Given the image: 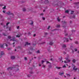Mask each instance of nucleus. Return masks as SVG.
Wrapping results in <instances>:
<instances>
[{
    "label": "nucleus",
    "instance_id": "obj_43",
    "mask_svg": "<svg viewBox=\"0 0 79 79\" xmlns=\"http://www.w3.org/2000/svg\"><path fill=\"white\" fill-rule=\"evenodd\" d=\"M73 18H75V15H73Z\"/></svg>",
    "mask_w": 79,
    "mask_h": 79
},
{
    "label": "nucleus",
    "instance_id": "obj_15",
    "mask_svg": "<svg viewBox=\"0 0 79 79\" xmlns=\"http://www.w3.org/2000/svg\"><path fill=\"white\" fill-rule=\"evenodd\" d=\"M72 61L73 63H74L75 62H76V60L75 59H73Z\"/></svg>",
    "mask_w": 79,
    "mask_h": 79
},
{
    "label": "nucleus",
    "instance_id": "obj_4",
    "mask_svg": "<svg viewBox=\"0 0 79 79\" xmlns=\"http://www.w3.org/2000/svg\"><path fill=\"white\" fill-rule=\"evenodd\" d=\"M13 68V67H9L7 69V70L8 71H10V70H12Z\"/></svg>",
    "mask_w": 79,
    "mask_h": 79
},
{
    "label": "nucleus",
    "instance_id": "obj_31",
    "mask_svg": "<svg viewBox=\"0 0 79 79\" xmlns=\"http://www.w3.org/2000/svg\"><path fill=\"white\" fill-rule=\"evenodd\" d=\"M48 66L49 68H52V65H49Z\"/></svg>",
    "mask_w": 79,
    "mask_h": 79
},
{
    "label": "nucleus",
    "instance_id": "obj_28",
    "mask_svg": "<svg viewBox=\"0 0 79 79\" xmlns=\"http://www.w3.org/2000/svg\"><path fill=\"white\" fill-rule=\"evenodd\" d=\"M23 11H26V9H25V8L23 9Z\"/></svg>",
    "mask_w": 79,
    "mask_h": 79
},
{
    "label": "nucleus",
    "instance_id": "obj_63",
    "mask_svg": "<svg viewBox=\"0 0 79 79\" xmlns=\"http://www.w3.org/2000/svg\"><path fill=\"white\" fill-rule=\"evenodd\" d=\"M1 25H3V23H1Z\"/></svg>",
    "mask_w": 79,
    "mask_h": 79
},
{
    "label": "nucleus",
    "instance_id": "obj_16",
    "mask_svg": "<svg viewBox=\"0 0 79 79\" xmlns=\"http://www.w3.org/2000/svg\"><path fill=\"white\" fill-rule=\"evenodd\" d=\"M53 44V43L52 42H50L49 43L50 45H52Z\"/></svg>",
    "mask_w": 79,
    "mask_h": 79
},
{
    "label": "nucleus",
    "instance_id": "obj_11",
    "mask_svg": "<svg viewBox=\"0 0 79 79\" xmlns=\"http://www.w3.org/2000/svg\"><path fill=\"white\" fill-rule=\"evenodd\" d=\"M59 75H60V76H62V75H63L64 74V73H59Z\"/></svg>",
    "mask_w": 79,
    "mask_h": 79
},
{
    "label": "nucleus",
    "instance_id": "obj_51",
    "mask_svg": "<svg viewBox=\"0 0 79 79\" xmlns=\"http://www.w3.org/2000/svg\"><path fill=\"white\" fill-rule=\"evenodd\" d=\"M65 36H66V35H68V34H66L65 35Z\"/></svg>",
    "mask_w": 79,
    "mask_h": 79
},
{
    "label": "nucleus",
    "instance_id": "obj_34",
    "mask_svg": "<svg viewBox=\"0 0 79 79\" xmlns=\"http://www.w3.org/2000/svg\"><path fill=\"white\" fill-rule=\"evenodd\" d=\"M66 65H65L63 66V68H66Z\"/></svg>",
    "mask_w": 79,
    "mask_h": 79
},
{
    "label": "nucleus",
    "instance_id": "obj_20",
    "mask_svg": "<svg viewBox=\"0 0 79 79\" xmlns=\"http://www.w3.org/2000/svg\"><path fill=\"white\" fill-rule=\"evenodd\" d=\"M27 76L28 77H31V75L28 74L27 75Z\"/></svg>",
    "mask_w": 79,
    "mask_h": 79
},
{
    "label": "nucleus",
    "instance_id": "obj_60",
    "mask_svg": "<svg viewBox=\"0 0 79 79\" xmlns=\"http://www.w3.org/2000/svg\"><path fill=\"white\" fill-rule=\"evenodd\" d=\"M31 50H33V48H31Z\"/></svg>",
    "mask_w": 79,
    "mask_h": 79
},
{
    "label": "nucleus",
    "instance_id": "obj_6",
    "mask_svg": "<svg viewBox=\"0 0 79 79\" xmlns=\"http://www.w3.org/2000/svg\"><path fill=\"white\" fill-rule=\"evenodd\" d=\"M64 39L65 40L64 42L66 41L67 42H68L69 41V40H68V38H64Z\"/></svg>",
    "mask_w": 79,
    "mask_h": 79
},
{
    "label": "nucleus",
    "instance_id": "obj_40",
    "mask_svg": "<svg viewBox=\"0 0 79 79\" xmlns=\"http://www.w3.org/2000/svg\"><path fill=\"white\" fill-rule=\"evenodd\" d=\"M46 63H47V64H48V63H50V62H49L47 61Z\"/></svg>",
    "mask_w": 79,
    "mask_h": 79
},
{
    "label": "nucleus",
    "instance_id": "obj_3",
    "mask_svg": "<svg viewBox=\"0 0 79 79\" xmlns=\"http://www.w3.org/2000/svg\"><path fill=\"white\" fill-rule=\"evenodd\" d=\"M73 47L72 46H71L70 47V49H71V50H72V53H74V51L73 50Z\"/></svg>",
    "mask_w": 79,
    "mask_h": 79
},
{
    "label": "nucleus",
    "instance_id": "obj_47",
    "mask_svg": "<svg viewBox=\"0 0 79 79\" xmlns=\"http://www.w3.org/2000/svg\"><path fill=\"white\" fill-rule=\"evenodd\" d=\"M75 52H76V51H77V49H75Z\"/></svg>",
    "mask_w": 79,
    "mask_h": 79
},
{
    "label": "nucleus",
    "instance_id": "obj_56",
    "mask_svg": "<svg viewBox=\"0 0 79 79\" xmlns=\"http://www.w3.org/2000/svg\"><path fill=\"white\" fill-rule=\"evenodd\" d=\"M64 23H66V22L65 21H64Z\"/></svg>",
    "mask_w": 79,
    "mask_h": 79
},
{
    "label": "nucleus",
    "instance_id": "obj_54",
    "mask_svg": "<svg viewBox=\"0 0 79 79\" xmlns=\"http://www.w3.org/2000/svg\"><path fill=\"white\" fill-rule=\"evenodd\" d=\"M3 13H5V11H3Z\"/></svg>",
    "mask_w": 79,
    "mask_h": 79
},
{
    "label": "nucleus",
    "instance_id": "obj_39",
    "mask_svg": "<svg viewBox=\"0 0 79 79\" xmlns=\"http://www.w3.org/2000/svg\"><path fill=\"white\" fill-rule=\"evenodd\" d=\"M43 68H45V65H43Z\"/></svg>",
    "mask_w": 79,
    "mask_h": 79
},
{
    "label": "nucleus",
    "instance_id": "obj_22",
    "mask_svg": "<svg viewBox=\"0 0 79 79\" xmlns=\"http://www.w3.org/2000/svg\"><path fill=\"white\" fill-rule=\"evenodd\" d=\"M16 37H20V35H16Z\"/></svg>",
    "mask_w": 79,
    "mask_h": 79
},
{
    "label": "nucleus",
    "instance_id": "obj_58",
    "mask_svg": "<svg viewBox=\"0 0 79 79\" xmlns=\"http://www.w3.org/2000/svg\"><path fill=\"white\" fill-rule=\"evenodd\" d=\"M28 34L29 35H30V34H31V33L28 32Z\"/></svg>",
    "mask_w": 79,
    "mask_h": 79
},
{
    "label": "nucleus",
    "instance_id": "obj_27",
    "mask_svg": "<svg viewBox=\"0 0 79 79\" xmlns=\"http://www.w3.org/2000/svg\"><path fill=\"white\" fill-rule=\"evenodd\" d=\"M8 39H11V36H8Z\"/></svg>",
    "mask_w": 79,
    "mask_h": 79
},
{
    "label": "nucleus",
    "instance_id": "obj_25",
    "mask_svg": "<svg viewBox=\"0 0 79 79\" xmlns=\"http://www.w3.org/2000/svg\"><path fill=\"white\" fill-rule=\"evenodd\" d=\"M3 9H6V6H5L2 8Z\"/></svg>",
    "mask_w": 79,
    "mask_h": 79
},
{
    "label": "nucleus",
    "instance_id": "obj_59",
    "mask_svg": "<svg viewBox=\"0 0 79 79\" xmlns=\"http://www.w3.org/2000/svg\"><path fill=\"white\" fill-rule=\"evenodd\" d=\"M45 35H47V33H45Z\"/></svg>",
    "mask_w": 79,
    "mask_h": 79
},
{
    "label": "nucleus",
    "instance_id": "obj_44",
    "mask_svg": "<svg viewBox=\"0 0 79 79\" xmlns=\"http://www.w3.org/2000/svg\"><path fill=\"white\" fill-rule=\"evenodd\" d=\"M17 29H19V26H17Z\"/></svg>",
    "mask_w": 79,
    "mask_h": 79
},
{
    "label": "nucleus",
    "instance_id": "obj_32",
    "mask_svg": "<svg viewBox=\"0 0 79 79\" xmlns=\"http://www.w3.org/2000/svg\"><path fill=\"white\" fill-rule=\"evenodd\" d=\"M3 6V5L2 4H0V6Z\"/></svg>",
    "mask_w": 79,
    "mask_h": 79
},
{
    "label": "nucleus",
    "instance_id": "obj_45",
    "mask_svg": "<svg viewBox=\"0 0 79 79\" xmlns=\"http://www.w3.org/2000/svg\"><path fill=\"white\" fill-rule=\"evenodd\" d=\"M30 24L32 25L33 24V22H32L31 23H30Z\"/></svg>",
    "mask_w": 79,
    "mask_h": 79
},
{
    "label": "nucleus",
    "instance_id": "obj_53",
    "mask_svg": "<svg viewBox=\"0 0 79 79\" xmlns=\"http://www.w3.org/2000/svg\"><path fill=\"white\" fill-rule=\"evenodd\" d=\"M18 48H21V47H20V46H18Z\"/></svg>",
    "mask_w": 79,
    "mask_h": 79
},
{
    "label": "nucleus",
    "instance_id": "obj_33",
    "mask_svg": "<svg viewBox=\"0 0 79 79\" xmlns=\"http://www.w3.org/2000/svg\"><path fill=\"white\" fill-rule=\"evenodd\" d=\"M64 63H67L68 62H66L65 60L64 61Z\"/></svg>",
    "mask_w": 79,
    "mask_h": 79
},
{
    "label": "nucleus",
    "instance_id": "obj_30",
    "mask_svg": "<svg viewBox=\"0 0 79 79\" xmlns=\"http://www.w3.org/2000/svg\"><path fill=\"white\" fill-rule=\"evenodd\" d=\"M9 24H10V23L9 22L7 23L6 24V26H8Z\"/></svg>",
    "mask_w": 79,
    "mask_h": 79
},
{
    "label": "nucleus",
    "instance_id": "obj_38",
    "mask_svg": "<svg viewBox=\"0 0 79 79\" xmlns=\"http://www.w3.org/2000/svg\"><path fill=\"white\" fill-rule=\"evenodd\" d=\"M50 26H49L48 28V29H50Z\"/></svg>",
    "mask_w": 79,
    "mask_h": 79
},
{
    "label": "nucleus",
    "instance_id": "obj_46",
    "mask_svg": "<svg viewBox=\"0 0 79 79\" xmlns=\"http://www.w3.org/2000/svg\"><path fill=\"white\" fill-rule=\"evenodd\" d=\"M65 59L66 60H67V61H68V58H65Z\"/></svg>",
    "mask_w": 79,
    "mask_h": 79
},
{
    "label": "nucleus",
    "instance_id": "obj_14",
    "mask_svg": "<svg viewBox=\"0 0 79 79\" xmlns=\"http://www.w3.org/2000/svg\"><path fill=\"white\" fill-rule=\"evenodd\" d=\"M66 75L68 77H71V75H70V74H67Z\"/></svg>",
    "mask_w": 79,
    "mask_h": 79
},
{
    "label": "nucleus",
    "instance_id": "obj_17",
    "mask_svg": "<svg viewBox=\"0 0 79 79\" xmlns=\"http://www.w3.org/2000/svg\"><path fill=\"white\" fill-rule=\"evenodd\" d=\"M66 47V46L65 45V44L63 45V47L64 48H65V47Z\"/></svg>",
    "mask_w": 79,
    "mask_h": 79
},
{
    "label": "nucleus",
    "instance_id": "obj_5",
    "mask_svg": "<svg viewBox=\"0 0 79 79\" xmlns=\"http://www.w3.org/2000/svg\"><path fill=\"white\" fill-rule=\"evenodd\" d=\"M12 39H13L10 40V41H11V40H12L13 42H14V41H15V37H12Z\"/></svg>",
    "mask_w": 79,
    "mask_h": 79
},
{
    "label": "nucleus",
    "instance_id": "obj_48",
    "mask_svg": "<svg viewBox=\"0 0 79 79\" xmlns=\"http://www.w3.org/2000/svg\"><path fill=\"white\" fill-rule=\"evenodd\" d=\"M9 31H11V27L9 28Z\"/></svg>",
    "mask_w": 79,
    "mask_h": 79
},
{
    "label": "nucleus",
    "instance_id": "obj_7",
    "mask_svg": "<svg viewBox=\"0 0 79 79\" xmlns=\"http://www.w3.org/2000/svg\"><path fill=\"white\" fill-rule=\"evenodd\" d=\"M11 59L12 60H14L15 59V56H11Z\"/></svg>",
    "mask_w": 79,
    "mask_h": 79
},
{
    "label": "nucleus",
    "instance_id": "obj_29",
    "mask_svg": "<svg viewBox=\"0 0 79 79\" xmlns=\"http://www.w3.org/2000/svg\"><path fill=\"white\" fill-rule=\"evenodd\" d=\"M45 62V61L44 60H42V64H43V63H44Z\"/></svg>",
    "mask_w": 79,
    "mask_h": 79
},
{
    "label": "nucleus",
    "instance_id": "obj_55",
    "mask_svg": "<svg viewBox=\"0 0 79 79\" xmlns=\"http://www.w3.org/2000/svg\"><path fill=\"white\" fill-rule=\"evenodd\" d=\"M30 74H33V73H32V72H30Z\"/></svg>",
    "mask_w": 79,
    "mask_h": 79
},
{
    "label": "nucleus",
    "instance_id": "obj_9",
    "mask_svg": "<svg viewBox=\"0 0 79 79\" xmlns=\"http://www.w3.org/2000/svg\"><path fill=\"white\" fill-rule=\"evenodd\" d=\"M56 69H61V67H58L57 66H56Z\"/></svg>",
    "mask_w": 79,
    "mask_h": 79
},
{
    "label": "nucleus",
    "instance_id": "obj_18",
    "mask_svg": "<svg viewBox=\"0 0 79 79\" xmlns=\"http://www.w3.org/2000/svg\"><path fill=\"white\" fill-rule=\"evenodd\" d=\"M65 12L67 13H69V11H68V10H67L65 11Z\"/></svg>",
    "mask_w": 79,
    "mask_h": 79
},
{
    "label": "nucleus",
    "instance_id": "obj_62",
    "mask_svg": "<svg viewBox=\"0 0 79 79\" xmlns=\"http://www.w3.org/2000/svg\"><path fill=\"white\" fill-rule=\"evenodd\" d=\"M15 66L16 67V66H17V67H18V65H16Z\"/></svg>",
    "mask_w": 79,
    "mask_h": 79
},
{
    "label": "nucleus",
    "instance_id": "obj_61",
    "mask_svg": "<svg viewBox=\"0 0 79 79\" xmlns=\"http://www.w3.org/2000/svg\"><path fill=\"white\" fill-rule=\"evenodd\" d=\"M66 52H64V54H66Z\"/></svg>",
    "mask_w": 79,
    "mask_h": 79
},
{
    "label": "nucleus",
    "instance_id": "obj_1",
    "mask_svg": "<svg viewBox=\"0 0 79 79\" xmlns=\"http://www.w3.org/2000/svg\"><path fill=\"white\" fill-rule=\"evenodd\" d=\"M7 15H10L11 16V18H13L14 17V15L13 14L11 13H10V11H9L8 12L6 13Z\"/></svg>",
    "mask_w": 79,
    "mask_h": 79
},
{
    "label": "nucleus",
    "instance_id": "obj_37",
    "mask_svg": "<svg viewBox=\"0 0 79 79\" xmlns=\"http://www.w3.org/2000/svg\"><path fill=\"white\" fill-rule=\"evenodd\" d=\"M24 59H25V60H27V57H25L24 58Z\"/></svg>",
    "mask_w": 79,
    "mask_h": 79
},
{
    "label": "nucleus",
    "instance_id": "obj_64",
    "mask_svg": "<svg viewBox=\"0 0 79 79\" xmlns=\"http://www.w3.org/2000/svg\"><path fill=\"white\" fill-rule=\"evenodd\" d=\"M56 79H58V78H56Z\"/></svg>",
    "mask_w": 79,
    "mask_h": 79
},
{
    "label": "nucleus",
    "instance_id": "obj_36",
    "mask_svg": "<svg viewBox=\"0 0 79 79\" xmlns=\"http://www.w3.org/2000/svg\"><path fill=\"white\" fill-rule=\"evenodd\" d=\"M3 35H4V36H6V34H5V33H3Z\"/></svg>",
    "mask_w": 79,
    "mask_h": 79
},
{
    "label": "nucleus",
    "instance_id": "obj_2",
    "mask_svg": "<svg viewBox=\"0 0 79 79\" xmlns=\"http://www.w3.org/2000/svg\"><path fill=\"white\" fill-rule=\"evenodd\" d=\"M5 55V54L4 53V52H3L2 51L1 52V55H0V58H1L3 55Z\"/></svg>",
    "mask_w": 79,
    "mask_h": 79
},
{
    "label": "nucleus",
    "instance_id": "obj_50",
    "mask_svg": "<svg viewBox=\"0 0 79 79\" xmlns=\"http://www.w3.org/2000/svg\"><path fill=\"white\" fill-rule=\"evenodd\" d=\"M43 19L44 21V20H45V18H43Z\"/></svg>",
    "mask_w": 79,
    "mask_h": 79
},
{
    "label": "nucleus",
    "instance_id": "obj_41",
    "mask_svg": "<svg viewBox=\"0 0 79 79\" xmlns=\"http://www.w3.org/2000/svg\"><path fill=\"white\" fill-rule=\"evenodd\" d=\"M72 23V21H70L69 23H70V24H71V23Z\"/></svg>",
    "mask_w": 79,
    "mask_h": 79
},
{
    "label": "nucleus",
    "instance_id": "obj_21",
    "mask_svg": "<svg viewBox=\"0 0 79 79\" xmlns=\"http://www.w3.org/2000/svg\"><path fill=\"white\" fill-rule=\"evenodd\" d=\"M74 3L75 5H77L78 4H79V2H75Z\"/></svg>",
    "mask_w": 79,
    "mask_h": 79
},
{
    "label": "nucleus",
    "instance_id": "obj_26",
    "mask_svg": "<svg viewBox=\"0 0 79 79\" xmlns=\"http://www.w3.org/2000/svg\"><path fill=\"white\" fill-rule=\"evenodd\" d=\"M75 43L76 44H78V41H75Z\"/></svg>",
    "mask_w": 79,
    "mask_h": 79
},
{
    "label": "nucleus",
    "instance_id": "obj_19",
    "mask_svg": "<svg viewBox=\"0 0 79 79\" xmlns=\"http://www.w3.org/2000/svg\"><path fill=\"white\" fill-rule=\"evenodd\" d=\"M36 53H40V51H39V50H38L36 52Z\"/></svg>",
    "mask_w": 79,
    "mask_h": 79
},
{
    "label": "nucleus",
    "instance_id": "obj_35",
    "mask_svg": "<svg viewBox=\"0 0 79 79\" xmlns=\"http://www.w3.org/2000/svg\"><path fill=\"white\" fill-rule=\"evenodd\" d=\"M44 15V14H43V13H41V14H40V15H41V16H42V15Z\"/></svg>",
    "mask_w": 79,
    "mask_h": 79
},
{
    "label": "nucleus",
    "instance_id": "obj_12",
    "mask_svg": "<svg viewBox=\"0 0 79 79\" xmlns=\"http://www.w3.org/2000/svg\"><path fill=\"white\" fill-rule=\"evenodd\" d=\"M57 19L58 21V22H60V20H61V19H59V17H58L57 18Z\"/></svg>",
    "mask_w": 79,
    "mask_h": 79
},
{
    "label": "nucleus",
    "instance_id": "obj_57",
    "mask_svg": "<svg viewBox=\"0 0 79 79\" xmlns=\"http://www.w3.org/2000/svg\"><path fill=\"white\" fill-rule=\"evenodd\" d=\"M29 53L30 54H32V52H29Z\"/></svg>",
    "mask_w": 79,
    "mask_h": 79
},
{
    "label": "nucleus",
    "instance_id": "obj_13",
    "mask_svg": "<svg viewBox=\"0 0 79 79\" xmlns=\"http://www.w3.org/2000/svg\"><path fill=\"white\" fill-rule=\"evenodd\" d=\"M56 27H60V25H57Z\"/></svg>",
    "mask_w": 79,
    "mask_h": 79
},
{
    "label": "nucleus",
    "instance_id": "obj_24",
    "mask_svg": "<svg viewBox=\"0 0 79 79\" xmlns=\"http://www.w3.org/2000/svg\"><path fill=\"white\" fill-rule=\"evenodd\" d=\"M74 13V11H71V14H73V13Z\"/></svg>",
    "mask_w": 79,
    "mask_h": 79
},
{
    "label": "nucleus",
    "instance_id": "obj_23",
    "mask_svg": "<svg viewBox=\"0 0 79 79\" xmlns=\"http://www.w3.org/2000/svg\"><path fill=\"white\" fill-rule=\"evenodd\" d=\"M1 48H3V44L1 45Z\"/></svg>",
    "mask_w": 79,
    "mask_h": 79
},
{
    "label": "nucleus",
    "instance_id": "obj_49",
    "mask_svg": "<svg viewBox=\"0 0 79 79\" xmlns=\"http://www.w3.org/2000/svg\"><path fill=\"white\" fill-rule=\"evenodd\" d=\"M36 35L35 34H34L33 35L34 37H35Z\"/></svg>",
    "mask_w": 79,
    "mask_h": 79
},
{
    "label": "nucleus",
    "instance_id": "obj_10",
    "mask_svg": "<svg viewBox=\"0 0 79 79\" xmlns=\"http://www.w3.org/2000/svg\"><path fill=\"white\" fill-rule=\"evenodd\" d=\"M73 70H75V71H76V70H77V68H76V66H74L73 68Z\"/></svg>",
    "mask_w": 79,
    "mask_h": 79
},
{
    "label": "nucleus",
    "instance_id": "obj_52",
    "mask_svg": "<svg viewBox=\"0 0 79 79\" xmlns=\"http://www.w3.org/2000/svg\"><path fill=\"white\" fill-rule=\"evenodd\" d=\"M6 47H8V45H7V44H6Z\"/></svg>",
    "mask_w": 79,
    "mask_h": 79
},
{
    "label": "nucleus",
    "instance_id": "obj_8",
    "mask_svg": "<svg viewBox=\"0 0 79 79\" xmlns=\"http://www.w3.org/2000/svg\"><path fill=\"white\" fill-rule=\"evenodd\" d=\"M27 45H31V44L28 43V42H26V44L25 45V46H26Z\"/></svg>",
    "mask_w": 79,
    "mask_h": 79
},
{
    "label": "nucleus",
    "instance_id": "obj_42",
    "mask_svg": "<svg viewBox=\"0 0 79 79\" xmlns=\"http://www.w3.org/2000/svg\"><path fill=\"white\" fill-rule=\"evenodd\" d=\"M67 61H68V62H70V61H71V60H68Z\"/></svg>",
    "mask_w": 79,
    "mask_h": 79
}]
</instances>
